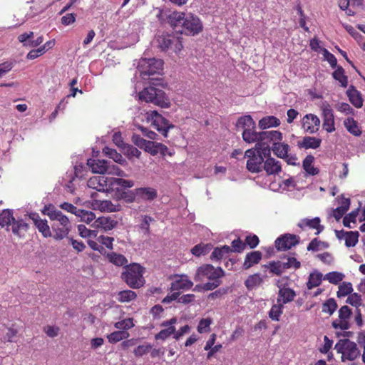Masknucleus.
Returning a JSON list of instances; mask_svg holds the SVG:
<instances>
[{
	"instance_id": "obj_50",
	"label": "nucleus",
	"mask_w": 365,
	"mask_h": 365,
	"mask_svg": "<svg viewBox=\"0 0 365 365\" xmlns=\"http://www.w3.org/2000/svg\"><path fill=\"white\" fill-rule=\"evenodd\" d=\"M137 295L135 292L132 290L120 291L118 293V301L120 302H128L136 298Z\"/></svg>"
},
{
	"instance_id": "obj_39",
	"label": "nucleus",
	"mask_w": 365,
	"mask_h": 365,
	"mask_svg": "<svg viewBox=\"0 0 365 365\" xmlns=\"http://www.w3.org/2000/svg\"><path fill=\"white\" fill-rule=\"evenodd\" d=\"M344 126L346 130L354 136H359L361 131L358 126L357 122L353 118H348L344 120Z\"/></svg>"
},
{
	"instance_id": "obj_40",
	"label": "nucleus",
	"mask_w": 365,
	"mask_h": 365,
	"mask_svg": "<svg viewBox=\"0 0 365 365\" xmlns=\"http://www.w3.org/2000/svg\"><path fill=\"white\" fill-rule=\"evenodd\" d=\"M264 267L269 269V272L277 276H281L284 270L283 263L280 261L269 262L267 264H264Z\"/></svg>"
},
{
	"instance_id": "obj_26",
	"label": "nucleus",
	"mask_w": 365,
	"mask_h": 365,
	"mask_svg": "<svg viewBox=\"0 0 365 365\" xmlns=\"http://www.w3.org/2000/svg\"><path fill=\"white\" fill-rule=\"evenodd\" d=\"M108 161L105 160H95L88 159L87 165L91 168V170L94 173L104 174L107 173L108 170Z\"/></svg>"
},
{
	"instance_id": "obj_64",
	"label": "nucleus",
	"mask_w": 365,
	"mask_h": 365,
	"mask_svg": "<svg viewBox=\"0 0 365 365\" xmlns=\"http://www.w3.org/2000/svg\"><path fill=\"white\" fill-rule=\"evenodd\" d=\"M160 143L148 140L145 148V151L150 153L152 155H155L158 153V145Z\"/></svg>"
},
{
	"instance_id": "obj_33",
	"label": "nucleus",
	"mask_w": 365,
	"mask_h": 365,
	"mask_svg": "<svg viewBox=\"0 0 365 365\" xmlns=\"http://www.w3.org/2000/svg\"><path fill=\"white\" fill-rule=\"evenodd\" d=\"M107 259L109 262L115 264V266L122 267L128 265V259L127 258L121 255L118 254L116 252H112L107 254Z\"/></svg>"
},
{
	"instance_id": "obj_36",
	"label": "nucleus",
	"mask_w": 365,
	"mask_h": 365,
	"mask_svg": "<svg viewBox=\"0 0 365 365\" xmlns=\"http://www.w3.org/2000/svg\"><path fill=\"white\" fill-rule=\"evenodd\" d=\"M314 160V156L309 155L304 159L302 162L304 170L311 175H316L319 173V170L317 168H314L312 165Z\"/></svg>"
},
{
	"instance_id": "obj_7",
	"label": "nucleus",
	"mask_w": 365,
	"mask_h": 365,
	"mask_svg": "<svg viewBox=\"0 0 365 365\" xmlns=\"http://www.w3.org/2000/svg\"><path fill=\"white\" fill-rule=\"evenodd\" d=\"M334 349L341 354L342 361H354L360 356L357 344L349 339H339L335 344Z\"/></svg>"
},
{
	"instance_id": "obj_16",
	"label": "nucleus",
	"mask_w": 365,
	"mask_h": 365,
	"mask_svg": "<svg viewBox=\"0 0 365 365\" xmlns=\"http://www.w3.org/2000/svg\"><path fill=\"white\" fill-rule=\"evenodd\" d=\"M320 126V120L314 114H306L302 121V127L303 130L309 134L316 133Z\"/></svg>"
},
{
	"instance_id": "obj_14",
	"label": "nucleus",
	"mask_w": 365,
	"mask_h": 365,
	"mask_svg": "<svg viewBox=\"0 0 365 365\" xmlns=\"http://www.w3.org/2000/svg\"><path fill=\"white\" fill-rule=\"evenodd\" d=\"M282 140H276L272 145L271 150H272L274 154L278 158L286 160L288 164L294 165L296 158L289 155L288 153L290 150V147L287 143H282Z\"/></svg>"
},
{
	"instance_id": "obj_37",
	"label": "nucleus",
	"mask_w": 365,
	"mask_h": 365,
	"mask_svg": "<svg viewBox=\"0 0 365 365\" xmlns=\"http://www.w3.org/2000/svg\"><path fill=\"white\" fill-rule=\"evenodd\" d=\"M263 282L262 278L259 274L255 273L250 275L245 281V285L248 290H252L255 287L259 286Z\"/></svg>"
},
{
	"instance_id": "obj_28",
	"label": "nucleus",
	"mask_w": 365,
	"mask_h": 365,
	"mask_svg": "<svg viewBox=\"0 0 365 365\" xmlns=\"http://www.w3.org/2000/svg\"><path fill=\"white\" fill-rule=\"evenodd\" d=\"M237 130H249L250 128H256L255 122L250 115L240 117L235 124Z\"/></svg>"
},
{
	"instance_id": "obj_15",
	"label": "nucleus",
	"mask_w": 365,
	"mask_h": 365,
	"mask_svg": "<svg viewBox=\"0 0 365 365\" xmlns=\"http://www.w3.org/2000/svg\"><path fill=\"white\" fill-rule=\"evenodd\" d=\"M299 242V237L292 234H284L277 238L275 247L278 251H285L297 245Z\"/></svg>"
},
{
	"instance_id": "obj_53",
	"label": "nucleus",
	"mask_w": 365,
	"mask_h": 365,
	"mask_svg": "<svg viewBox=\"0 0 365 365\" xmlns=\"http://www.w3.org/2000/svg\"><path fill=\"white\" fill-rule=\"evenodd\" d=\"M98 209L102 212H115L116 208L111 201L110 200H102L97 202Z\"/></svg>"
},
{
	"instance_id": "obj_3",
	"label": "nucleus",
	"mask_w": 365,
	"mask_h": 365,
	"mask_svg": "<svg viewBox=\"0 0 365 365\" xmlns=\"http://www.w3.org/2000/svg\"><path fill=\"white\" fill-rule=\"evenodd\" d=\"M0 227L10 230V227L14 235L22 237L28 231L29 225L22 219L16 220L13 212L10 210H4L0 213Z\"/></svg>"
},
{
	"instance_id": "obj_49",
	"label": "nucleus",
	"mask_w": 365,
	"mask_h": 365,
	"mask_svg": "<svg viewBox=\"0 0 365 365\" xmlns=\"http://www.w3.org/2000/svg\"><path fill=\"white\" fill-rule=\"evenodd\" d=\"M284 307L282 303L274 304L269 312V317L274 321H279Z\"/></svg>"
},
{
	"instance_id": "obj_12",
	"label": "nucleus",
	"mask_w": 365,
	"mask_h": 365,
	"mask_svg": "<svg viewBox=\"0 0 365 365\" xmlns=\"http://www.w3.org/2000/svg\"><path fill=\"white\" fill-rule=\"evenodd\" d=\"M156 41L158 46L162 51H167L173 47L174 51L178 53L182 48V43L180 38L168 33H163L162 34L158 35Z\"/></svg>"
},
{
	"instance_id": "obj_30",
	"label": "nucleus",
	"mask_w": 365,
	"mask_h": 365,
	"mask_svg": "<svg viewBox=\"0 0 365 365\" xmlns=\"http://www.w3.org/2000/svg\"><path fill=\"white\" fill-rule=\"evenodd\" d=\"M349 101L356 108H361L363 106V98L359 91L354 86H351L346 91Z\"/></svg>"
},
{
	"instance_id": "obj_21",
	"label": "nucleus",
	"mask_w": 365,
	"mask_h": 365,
	"mask_svg": "<svg viewBox=\"0 0 365 365\" xmlns=\"http://www.w3.org/2000/svg\"><path fill=\"white\" fill-rule=\"evenodd\" d=\"M322 116L323 128L328 133L334 132L335 130L334 113L329 104L323 107Z\"/></svg>"
},
{
	"instance_id": "obj_38",
	"label": "nucleus",
	"mask_w": 365,
	"mask_h": 365,
	"mask_svg": "<svg viewBox=\"0 0 365 365\" xmlns=\"http://www.w3.org/2000/svg\"><path fill=\"white\" fill-rule=\"evenodd\" d=\"M322 274L319 272H314L309 274L308 282H307V287L308 289H312L314 287L319 286L322 283Z\"/></svg>"
},
{
	"instance_id": "obj_6",
	"label": "nucleus",
	"mask_w": 365,
	"mask_h": 365,
	"mask_svg": "<svg viewBox=\"0 0 365 365\" xmlns=\"http://www.w3.org/2000/svg\"><path fill=\"white\" fill-rule=\"evenodd\" d=\"M141 71L140 73L143 78L148 76V80L152 85L158 86L160 85L158 81L161 79L159 78L152 77L155 74H160L163 68V61L160 59L156 58H148L143 61L140 66Z\"/></svg>"
},
{
	"instance_id": "obj_46",
	"label": "nucleus",
	"mask_w": 365,
	"mask_h": 365,
	"mask_svg": "<svg viewBox=\"0 0 365 365\" xmlns=\"http://www.w3.org/2000/svg\"><path fill=\"white\" fill-rule=\"evenodd\" d=\"M135 326L133 318H127L114 324L115 328L120 331H125L133 328Z\"/></svg>"
},
{
	"instance_id": "obj_10",
	"label": "nucleus",
	"mask_w": 365,
	"mask_h": 365,
	"mask_svg": "<svg viewBox=\"0 0 365 365\" xmlns=\"http://www.w3.org/2000/svg\"><path fill=\"white\" fill-rule=\"evenodd\" d=\"M260 151L255 147L245 153V157L247 158L246 168L252 173H259L262 171L264 157Z\"/></svg>"
},
{
	"instance_id": "obj_23",
	"label": "nucleus",
	"mask_w": 365,
	"mask_h": 365,
	"mask_svg": "<svg viewBox=\"0 0 365 365\" xmlns=\"http://www.w3.org/2000/svg\"><path fill=\"white\" fill-rule=\"evenodd\" d=\"M262 258V254L259 251H252L245 255V260L242 264V269L247 270L257 264Z\"/></svg>"
},
{
	"instance_id": "obj_17",
	"label": "nucleus",
	"mask_w": 365,
	"mask_h": 365,
	"mask_svg": "<svg viewBox=\"0 0 365 365\" xmlns=\"http://www.w3.org/2000/svg\"><path fill=\"white\" fill-rule=\"evenodd\" d=\"M110 183V178L109 179L103 175L91 177L87 182V185L90 188L100 192L108 191L111 185Z\"/></svg>"
},
{
	"instance_id": "obj_62",
	"label": "nucleus",
	"mask_w": 365,
	"mask_h": 365,
	"mask_svg": "<svg viewBox=\"0 0 365 365\" xmlns=\"http://www.w3.org/2000/svg\"><path fill=\"white\" fill-rule=\"evenodd\" d=\"M259 242V237L256 235H249L246 236L244 243L250 249L255 248Z\"/></svg>"
},
{
	"instance_id": "obj_13",
	"label": "nucleus",
	"mask_w": 365,
	"mask_h": 365,
	"mask_svg": "<svg viewBox=\"0 0 365 365\" xmlns=\"http://www.w3.org/2000/svg\"><path fill=\"white\" fill-rule=\"evenodd\" d=\"M352 314L351 309L346 305L342 306L339 310L338 318L332 322V327L335 329L347 330L351 324L349 319Z\"/></svg>"
},
{
	"instance_id": "obj_60",
	"label": "nucleus",
	"mask_w": 365,
	"mask_h": 365,
	"mask_svg": "<svg viewBox=\"0 0 365 365\" xmlns=\"http://www.w3.org/2000/svg\"><path fill=\"white\" fill-rule=\"evenodd\" d=\"M14 61H7L0 63V78L9 73L14 66Z\"/></svg>"
},
{
	"instance_id": "obj_57",
	"label": "nucleus",
	"mask_w": 365,
	"mask_h": 365,
	"mask_svg": "<svg viewBox=\"0 0 365 365\" xmlns=\"http://www.w3.org/2000/svg\"><path fill=\"white\" fill-rule=\"evenodd\" d=\"M358 216V210L351 211L348 215H345L343 219V225L346 227L351 228V222H356Z\"/></svg>"
},
{
	"instance_id": "obj_45",
	"label": "nucleus",
	"mask_w": 365,
	"mask_h": 365,
	"mask_svg": "<svg viewBox=\"0 0 365 365\" xmlns=\"http://www.w3.org/2000/svg\"><path fill=\"white\" fill-rule=\"evenodd\" d=\"M103 153L116 163H121L124 161L121 154L118 153L115 149L106 146L103 149Z\"/></svg>"
},
{
	"instance_id": "obj_35",
	"label": "nucleus",
	"mask_w": 365,
	"mask_h": 365,
	"mask_svg": "<svg viewBox=\"0 0 365 365\" xmlns=\"http://www.w3.org/2000/svg\"><path fill=\"white\" fill-rule=\"evenodd\" d=\"M332 77L339 82L341 87H347L348 77L345 75V71L341 66H337L336 69L332 73Z\"/></svg>"
},
{
	"instance_id": "obj_5",
	"label": "nucleus",
	"mask_w": 365,
	"mask_h": 365,
	"mask_svg": "<svg viewBox=\"0 0 365 365\" xmlns=\"http://www.w3.org/2000/svg\"><path fill=\"white\" fill-rule=\"evenodd\" d=\"M122 272V279L131 288L137 289L144 284L143 267L139 264L133 263L125 267Z\"/></svg>"
},
{
	"instance_id": "obj_63",
	"label": "nucleus",
	"mask_w": 365,
	"mask_h": 365,
	"mask_svg": "<svg viewBox=\"0 0 365 365\" xmlns=\"http://www.w3.org/2000/svg\"><path fill=\"white\" fill-rule=\"evenodd\" d=\"M282 263L284 270L292 267L294 268L295 269H297L301 267L300 262L298 261L295 257H288L287 262Z\"/></svg>"
},
{
	"instance_id": "obj_25",
	"label": "nucleus",
	"mask_w": 365,
	"mask_h": 365,
	"mask_svg": "<svg viewBox=\"0 0 365 365\" xmlns=\"http://www.w3.org/2000/svg\"><path fill=\"white\" fill-rule=\"evenodd\" d=\"M193 286V283L187 276H180L171 283V291H179L180 289L187 290Z\"/></svg>"
},
{
	"instance_id": "obj_2",
	"label": "nucleus",
	"mask_w": 365,
	"mask_h": 365,
	"mask_svg": "<svg viewBox=\"0 0 365 365\" xmlns=\"http://www.w3.org/2000/svg\"><path fill=\"white\" fill-rule=\"evenodd\" d=\"M42 213L48 216L53 222L51 228L54 239L62 240L68 235L71 225L68 218L61 211L57 210L53 205L49 204L44 206Z\"/></svg>"
},
{
	"instance_id": "obj_24",
	"label": "nucleus",
	"mask_w": 365,
	"mask_h": 365,
	"mask_svg": "<svg viewBox=\"0 0 365 365\" xmlns=\"http://www.w3.org/2000/svg\"><path fill=\"white\" fill-rule=\"evenodd\" d=\"M322 140L320 138L312 136H305L301 140L297 141V146L299 148L317 149L320 147Z\"/></svg>"
},
{
	"instance_id": "obj_48",
	"label": "nucleus",
	"mask_w": 365,
	"mask_h": 365,
	"mask_svg": "<svg viewBox=\"0 0 365 365\" xmlns=\"http://www.w3.org/2000/svg\"><path fill=\"white\" fill-rule=\"evenodd\" d=\"M154 221L155 220L152 217L148 215H143L141 217V222L139 227L144 232V234L148 235L150 233V224Z\"/></svg>"
},
{
	"instance_id": "obj_56",
	"label": "nucleus",
	"mask_w": 365,
	"mask_h": 365,
	"mask_svg": "<svg viewBox=\"0 0 365 365\" xmlns=\"http://www.w3.org/2000/svg\"><path fill=\"white\" fill-rule=\"evenodd\" d=\"M152 348L150 344L139 345L133 350V354L136 357H140L150 351Z\"/></svg>"
},
{
	"instance_id": "obj_11",
	"label": "nucleus",
	"mask_w": 365,
	"mask_h": 365,
	"mask_svg": "<svg viewBox=\"0 0 365 365\" xmlns=\"http://www.w3.org/2000/svg\"><path fill=\"white\" fill-rule=\"evenodd\" d=\"M225 275V272L221 267H214L212 264H206L200 266L197 269L195 280L202 281L204 278L210 280L220 279Z\"/></svg>"
},
{
	"instance_id": "obj_34",
	"label": "nucleus",
	"mask_w": 365,
	"mask_h": 365,
	"mask_svg": "<svg viewBox=\"0 0 365 365\" xmlns=\"http://www.w3.org/2000/svg\"><path fill=\"white\" fill-rule=\"evenodd\" d=\"M280 125V120L273 115L265 116L259 120L258 125L261 129H266L271 127H277Z\"/></svg>"
},
{
	"instance_id": "obj_54",
	"label": "nucleus",
	"mask_w": 365,
	"mask_h": 365,
	"mask_svg": "<svg viewBox=\"0 0 365 365\" xmlns=\"http://www.w3.org/2000/svg\"><path fill=\"white\" fill-rule=\"evenodd\" d=\"M110 184L111 185H117L123 188H130L133 187L134 182L133 180H125L123 178H110Z\"/></svg>"
},
{
	"instance_id": "obj_22",
	"label": "nucleus",
	"mask_w": 365,
	"mask_h": 365,
	"mask_svg": "<svg viewBox=\"0 0 365 365\" xmlns=\"http://www.w3.org/2000/svg\"><path fill=\"white\" fill-rule=\"evenodd\" d=\"M137 200L151 202L158 197V191L151 187L135 188Z\"/></svg>"
},
{
	"instance_id": "obj_55",
	"label": "nucleus",
	"mask_w": 365,
	"mask_h": 365,
	"mask_svg": "<svg viewBox=\"0 0 365 365\" xmlns=\"http://www.w3.org/2000/svg\"><path fill=\"white\" fill-rule=\"evenodd\" d=\"M210 245H197L194 246L191 252L195 256H200V255H205L209 252Z\"/></svg>"
},
{
	"instance_id": "obj_4",
	"label": "nucleus",
	"mask_w": 365,
	"mask_h": 365,
	"mask_svg": "<svg viewBox=\"0 0 365 365\" xmlns=\"http://www.w3.org/2000/svg\"><path fill=\"white\" fill-rule=\"evenodd\" d=\"M139 98L147 103H151L161 108H169L170 99L165 91L155 86H148L139 93Z\"/></svg>"
},
{
	"instance_id": "obj_29",
	"label": "nucleus",
	"mask_w": 365,
	"mask_h": 365,
	"mask_svg": "<svg viewBox=\"0 0 365 365\" xmlns=\"http://www.w3.org/2000/svg\"><path fill=\"white\" fill-rule=\"evenodd\" d=\"M298 226L302 229L307 227L312 229H316V235H319L324 230V226L320 225V219L317 217L313 219H303L299 222Z\"/></svg>"
},
{
	"instance_id": "obj_1",
	"label": "nucleus",
	"mask_w": 365,
	"mask_h": 365,
	"mask_svg": "<svg viewBox=\"0 0 365 365\" xmlns=\"http://www.w3.org/2000/svg\"><path fill=\"white\" fill-rule=\"evenodd\" d=\"M167 22L177 33L195 36L202 31V24L199 17L191 13L174 11L167 16Z\"/></svg>"
},
{
	"instance_id": "obj_18",
	"label": "nucleus",
	"mask_w": 365,
	"mask_h": 365,
	"mask_svg": "<svg viewBox=\"0 0 365 365\" xmlns=\"http://www.w3.org/2000/svg\"><path fill=\"white\" fill-rule=\"evenodd\" d=\"M177 323V318L173 317L169 320H166L160 324V327L164 329L159 331L158 334L155 335V340H163L165 341L168 337H170L172 334L174 335L175 327L174 326L175 324Z\"/></svg>"
},
{
	"instance_id": "obj_41",
	"label": "nucleus",
	"mask_w": 365,
	"mask_h": 365,
	"mask_svg": "<svg viewBox=\"0 0 365 365\" xmlns=\"http://www.w3.org/2000/svg\"><path fill=\"white\" fill-rule=\"evenodd\" d=\"M242 135L243 140L245 141L246 143H252L256 142L257 143L259 140V132L257 133L255 130V128H250L249 130L242 131Z\"/></svg>"
},
{
	"instance_id": "obj_8",
	"label": "nucleus",
	"mask_w": 365,
	"mask_h": 365,
	"mask_svg": "<svg viewBox=\"0 0 365 365\" xmlns=\"http://www.w3.org/2000/svg\"><path fill=\"white\" fill-rule=\"evenodd\" d=\"M143 116V120H145L165 137H167L168 130L174 128V125L156 110H149Z\"/></svg>"
},
{
	"instance_id": "obj_27",
	"label": "nucleus",
	"mask_w": 365,
	"mask_h": 365,
	"mask_svg": "<svg viewBox=\"0 0 365 365\" xmlns=\"http://www.w3.org/2000/svg\"><path fill=\"white\" fill-rule=\"evenodd\" d=\"M96 227L105 231L113 230L118 224V222L112 217H100L96 221Z\"/></svg>"
},
{
	"instance_id": "obj_52",
	"label": "nucleus",
	"mask_w": 365,
	"mask_h": 365,
	"mask_svg": "<svg viewBox=\"0 0 365 365\" xmlns=\"http://www.w3.org/2000/svg\"><path fill=\"white\" fill-rule=\"evenodd\" d=\"M77 213L76 216L81 217V221L88 224L91 222L96 218L95 214L91 211L79 209V212Z\"/></svg>"
},
{
	"instance_id": "obj_43",
	"label": "nucleus",
	"mask_w": 365,
	"mask_h": 365,
	"mask_svg": "<svg viewBox=\"0 0 365 365\" xmlns=\"http://www.w3.org/2000/svg\"><path fill=\"white\" fill-rule=\"evenodd\" d=\"M337 303L334 298H329L322 304V312L331 315L337 309Z\"/></svg>"
},
{
	"instance_id": "obj_58",
	"label": "nucleus",
	"mask_w": 365,
	"mask_h": 365,
	"mask_svg": "<svg viewBox=\"0 0 365 365\" xmlns=\"http://www.w3.org/2000/svg\"><path fill=\"white\" fill-rule=\"evenodd\" d=\"M123 149H125V154L128 158H139L141 155V152L138 148L131 145H126Z\"/></svg>"
},
{
	"instance_id": "obj_32",
	"label": "nucleus",
	"mask_w": 365,
	"mask_h": 365,
	"mask_svg": "<svg viewBox=\"0 0 365 365\" xmlns=\"http://www.w3.org/2000/svg\"><path fill=\"white\" fill-rule=\"evenodd\" d=\"M296 296L295 292L289 287L281 288L279 291L277 303L287 304L294 300Z\"/></svg>"
},
{
	"instance_id": "obj_20",
	"label": "nucleus",
	"mask_w": 365,
	"mask_h": 365,
	"mask_svg": "<svg viewBox=\"0 0 365 365\" xmlns=\"http://www.w3.org/2000/svg\"><path fill=\"white\" fill-rule=\"evenodd\" d=\"M29 218L33 221L34 225L38 229V232L41 233L43 237H48L52 236L50 227L46 220L41 219L39 215L36 212L30 213Z\"/></svg>"
},
{
	"instance_id": "obj_47",
	"label": "nucleus",
	"mask_w": 365,
	"mask_h": 365,
	"mask_svg": "<svg viewBox=\"0 0 365 365\" xmlns=\"http://www.w3.org/2000/svg\"><path fill=\"white\" fill-rule=\"evenodd\" d=\"M344 274L339 272H330L325 274L324 279L328 280L329 282L337 284L343 280Z\"/></svg>"
},
{
	"instance_id": "obj_19",
	"label": "nucleus",
	"mask_w": 365,
	"mask_h": 365,
	"mask_svg": "<svg viewBox=\"0 0 365 365\" xmlns=\"http://www.w3.org/2000/svg\"><path fill=\"white\" fill-rule=\"evenodd\" d=\"M265 171L267 175H276L282 172V164L280 161L271 157V155L264 157L262 171Z\"/></svg>"
},
{
	"instance_id": "obj_51",
	"label": "nucleus",
	"mask_w": 365,
	"mask_h": 365,
	"mask_svg": "<svg viewBox=\"0 0 365 365\" xmlns=\"http://www.w3.org/2000/svg\"><path fill=\"white\" fill-rule=\"evenodd\" d=\"M353 291L352 284L351 282H344L339 286L337 292L338 297H343L350 294Z\"/></svg>"
},
{
	"instance_id": "obj_44",
	"label": "nucleus",
	"mask_w": 365,
	"mask_h": 365,
	"mask_svg": "<svg viewBox=\"0 0 365 365\" xmlns=\"http://www.w3.org/2000/svg\"><path fill=\"white\" fill-rule=\"evenodd\" d=\"M359 233L357 231L346 232L345 245L347 247H354L359 241Z\"/></svg>"
},
{
	"instance_id": "obj_42",
	"label": "nucleus",
	"mask_w": 365,
	"mask_h": 365,
	"mask_svg": "<svg viewBox=\"0 0 365 365\" xmlns=\"http://www.w3.org/2000/svg\"><path fill=\"white\" fill-rule=\"evenodd\" d=\"M129 335L128 331L118 330L108 334L107 338L110 343L115 344L121 340L128 339Z\"/></svg>"
},
{
	"instance_id": "obj_61",
	"label": "nucleus",
	"mask_w": 365,
	"mask_h": 365,
	"mask_svg": "<svg viewBox=\"0 0 365 365\" xmlns=\"http://www.w3.org/2000/svg\"><path fill=\"white\" fill-rule=\"evenodd\" d=\"M232 252L241 253L244 251V250L246 247V244L244 243L242 240H240V238H237L234 240L232 243Z\"/></svg>"
},
{
	"instance_id": "obj_59",
	"label": "nucleus",
	"mask_w": 365,
	"mask_h": 365,
	"mask_svg": "<svg viewBox=\"0 0 365 365\" xmlns=\"http://www.w3.org/2000/svg\"><path fill=\"white\" fill-rule=\"evenodd\" d=\"M346 302L351 306L359 307L362 305L361 297L358 293H351L346 299Z\"/></svg>"
},
{
	"instance_id": "obj_31",
	"label": "nucleus",
	"mask_w": 365,
	"mask_h": 365,
	"mask_svg": "<svg viewBox=\"0 0 365 365\" xmlns=\"http://www.w3.org/2000/svg\"><path fill=\"white\" fill-rule=\"evenodd\" d=\"M231 252L232 249L228 245L217 247L213 250L210 255V259L212 261H220L222 259H226Z\"/></svg>"
},
{
	"instance_id": "obj_9",
	"label": "nucleus",
	"mask_w": 365,
	"mask_h": 365,
	"mask_svg": "<svg viewBox=\"0 0 365 365\" xmlns=\"http://www.w3.org/2000/svg\"><path fill=\"white\" fill-rule=\"evenodd\" d=\"M278 140H282V133L278 130H267L259 132L258 142L255 144V148L260 150L264 157L271 155L270 143H273Z\"/></svg>"
}]
</instances>
